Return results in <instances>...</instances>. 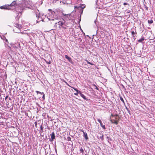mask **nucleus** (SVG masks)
<instances>
[{"mask_svg": "<svg viewBox=\"0 0 155 155\" xmlns=\"http://www.w3.org/2000/svg\"><path fill=\"white\" fill-rule=\"evenodd\" d=\"M81 31H82V32H83V31H82V29H81Z\"/></svg>", "mask_w": 155, "mask_h": 155, "instance_id": "obj_36", "label": "nucleus"}, {"mask_svg": "<svg viewBox=\"0 0 155 155\" xmlns=\"http://www.w3.org/2000/svg\"><path fill=\"white\" fill-rule=\"evenodd\" d=\"M148 23L149 24H152L153 23V21L152 20H148Z\"/></svg>", "mask_w": 155, "mask_h": 155, "instance_id": "obj_15", "label": "nucleus"}, {"mask_svg": "<svg viewBox=\"0 0 155 155\" xmlns=\"http://www.w3.org/2000/svg\"><path fill=\"white\" fill-rule=\"evenodd\" d=\"M81 131L83 133L85 139L87 140L88 139L87 134L86 133H85L83 130H81Z\"/></svg>", "mask_w": 155, "mask_h": 155, "instance_id": "obj_6", "label": "nucleus"}, {"mask_svg": "<svg viewBox=\"0 0 155 155\" xmlns=\"http://www.w3.org/2000/svg\"><path fill=\"white\" fill-rule=\"evenodd\" d=\"M48 10L51 11V16L52 17V18L51 19V20H54V19H57L59 18V15L58 12L57 11H56L55 12L52 11L51 9H49Z\"/></svg>", "mask_w": 155, "mask_h": 155, "instance_id": "obj_1", "label": "nucleus"}, {"mask_svg": "<svg viewBox=\"0 0 155 155\" xmlns=\"http://www.w3.org/2000/svg\"><path fill=\"white\" fill-rule=\"evenodd\" d=\"M100 138L102 140H104L103 135H102L100 137Z\"/></svg>", "mask_w": 155, "mask_h": 155, "instance_id": "obj_19", "label": "nucleus"}, {"mask_svg": "<svg viewBox=\"0 0 155 155\" xmlns=\"http://www.w3.org/2000/svg\"><path fill=\"white\" fill-rule=\"evenodd\" d=\"M36 92L38 94H38H39V92H39V91H36Z\"/></svg>", "mask_w": 155, "mask_h": 155, "instance_id": "obj_31", "label": "nucleus"}, {"mask_svg": "<svg viewBox=\"0 0 155 155\" xmlns=\"http://www.w3.org/2000/svg\"><path fill=\"white\" fill-rule=\"evenodd\" d=\"M72 88H73L75 91H76V93H74V94L75 95H77L78 94H80V93H81V92L80 91H79L76 88H75L74 87H72Z\"/></svg>", "mask_w": 155, "mask_h": 155, "instance_id": "obj_4", "label": "nucleus"}, {"mask_svg": "<svg viewBox=\"0 0 155 155\" xmlns=\"http://www.w3.org/2000/svg\"><path fill=\"white\" fill-rule=\"evenodd\" d=\"M145 40L144 37H142L140 39L138 40V41L139 42L142 43L143 41Z\"/></svg>", "mask_w": 155, "mask_h": 155, "instance_id": "obj_10", "label": "nucleus"}, {"mask_svg": "<svg viewBox=\"0 0 155 155\" xmlns=\"http://www.w3.org/2000/svg\"><path fill=\"white\" fill-rule=\"evenodd\" d=\"M132 35H133V36L134 38H135V36L134 35L136 34V35L137 34V33L136 32H135L134 31H132L131 32Z\"/></svg>", "mask_w": 155, "mask_h": 155, "instance_id": "obj_12", "label": "nucleus"}, {"mask_svg": "<svg viewBox=\"0 0 155 155\" xmlns=\"http://www.w3.org/2000/svg\"><path fill=\"white\" fill-rule=\"evenodd\" d=\"M39 94H44L43 92H39Z\"/></svg>", "mask_w": 155, "mask_h": 155, "instance_id": "obj_23", "label": "nucleus"}, {"mask_svg": "<svg viewBox=\"0 0 155 155\" xmlns=\"http://www.w3.org/2000/svg\"><path fill=\"white\" fill-rule=\"evenodd\" d=\"M85 61L87 62V64H89L91 65H94V64H93L92 63L90 62L89 61H88L87 60H85Z\"/></svg>", "mask_w": 155, "mask_h": 155, "instance_id": "obj_14", "label": "nucleus"}, {"mask_svg": "<svg viewBox=\"0 0 155 155\" xmlns=\"http://www.w3.org/2000/svg\"><path fill=\"white\" fill-rule=\"evenodd\" d=\"M16 18H17V19H18L19 18V17Z\"/></svg>", "mask_w": 155, "mask_h": 155, "instance_id": "obj_34", "label": "nucleus"}, {"mask_svg": "<svg viewBox=\"0 0 155 155\" xmlns=\"http://www.w3.org/2000/svg\"><path fill=\"white\" fill-rule=\"evenodd\" d=\"M80 151H81L82 153H83L84 151L82 147H81L80 149Z\"/></svg>", "mask_w": 155, "mask_h": 155, "instance_id": "obj_16", "label": "nucleus"}, {"mask_svg": "<svg viewBox=\"0 0 155 155\" xmlns=\"http://www.w3.org/2000/svg\"><path fill=\"white\" fill-rule=\"evenodd\" d=\"M97 121H98L100 123V124L102 123L100 119H97Z\"/></svg>", "mask_w": 155, "mask_h": 155, "instance_id": "obj_17", "label": "nucleus"}, {"mask_svg": "<svg viewBox=\"0 0 155 155\" xmlns=\"http://www.w3.org/2000/svg\"><path fill=\"white\" fill-rule=\"evenodd\" d=\"M95 89H96L97 90H99L98 88L96 86H95Z\"/></svg>", "mask_w": 155, "mask_h": 155, "instance_id": "obj_25", "label": "nucleus"}, {"mask_svg": "<svg viewBox=\"0 0 155 155\" xmlns=\"http://www.w3.org/2000/svg\"><path fill=\"white\" fill-rule=\"evenodd\" d=\"M117 117H115V120H117Z\"/></svg>", "mask_w": 155, "mask_h": 155, "instance_id": "obj_32", "label": "nucleus"}, {"mask_svg": "<svg viewBox=\"0 0 155 155\" xmlns=\"http://www.w3.org/2000/svg\"><path fill=\"white\" fill-rule=\"evenodd\" d=\"M110 121L112 123L116 125L118 124V121L117 120H115L114 119H110Z\"/></svg>", "mask_w": 155, "mask_h": 155, "instance_id": "obj_7", "label": "nucleus"}, {"mask_svg": "<svg viewBox=\"0 0 155 155\" xmlns=\"http://www.w3.org/2000/svg\"><path fill=\"white\" fill-rule=\"evenodd\" d=\"M16 4V2H13L10 5H5L1 6L0 8L1 9H13L12 8V7L14 6Z\"/></svg>", "mask_w": 155, "mask_h": 155, "instance_id": "obj_2", "label": "nucleus"}, {"mask_svg": "<svg viewBox=\"0 0 155 155\" xmlns=\"http://www.w3.org/2000/svg\"><path fill=\"white\" fill-rule=\"evenodd\" d=\"M63 15H64V16H66L67 15L66 14H64V13H63Z\"/></svg>", "mask_w": 155, "mask_h": 155, "instance_id": "obj_30", "label": "nucleus"}, {"mask_svg": "<svg viewBox=\"0 0 155 155\" xmlns=\"http://www.w3.org/2000/svg\"><path fill=\"white\" fill-rule=\"evenodd\" d=\"M51 140L53 141L55 138V136L54 133L53 132H52L51 134Z\"/></svg>", "mask_w": 155, "mask_h": 155, "instance_id": "obj_8", "label": "nucleus"}, {"mask_svg": "<svg viewBox=\"0 0 155 155\" xmlns=\"http://www.w3.org/2000/svg\"><path fill=\"white\" fill-rule=\"evenodd\" d=\"M43 127L42 126V125H41L40 127V128H41V129L42 130H42H43Z\"/></svg>", "mask_w": 155, "mask_h": 155, "instance_id": "obj_22", "label": "nucleus"}, {"mask_svg": "<svg viewBox=\"0 0 155 155\" xmlns=\"http://www.w3.org/2000/svg\"><path fill=\"white\" fill-rule=\"evenodd\" d=\"M65 82V83H66V84H67V83H68L67 82Z\"/></svg>", "mask_w": 155, "mask_h": 155, "instance_id": "obj_35", "label": "nucleus"}, {"mask_svg": "<svg viewBox=\"0 0 155 155\" xmlns=\"http://www.w3.org/2000/svg\"><path fill=\"white\" fill-rule=\"evenodd\" d=\"M67 85H68V86L72 87H71L68 83H67V84H66Z\"/></svg>", "mask_w": 155, "mask_h": 155, "instance_id": "obj_27", "label": "nucleus"}, {"mask_svg": "<svg viewBox=\"0 0 155 155\" xmlns=\"http://www.w3.org/2000/svg\"><path fill=\"white\" fill-rule=\"evenodd\" d=\"M80 96L82 97L84 100H87V99L86 98V97L84 95V94H82L81 93H81H80Z\"/></svg>", "mask_w": 155, "mask_h": 155, "instance_id": "obj_9", "label": "nucleus"}, {"mask_svg": "<svg viewBox=\"0 0 155 155\" xmlns=\"http://www.w3.org/2000/svg\"><path fill=\"white\" fill-rule=\"evenodd\" d=\"M123 4L124 5H127L128 4L127 3L124 2V3Z\"/></svg>", "mask_w": 155, "mask_h": 155, "instance_id": "obj_24", "label": "nucleus"}, {"mask_svg": "<svg viewBox=\"0 0 155 155\" xmlns=\"http://www.w3.org/2000/svg\"><path fill=\"white\" fill-rule=\"evenodd\" d=\"M101 126L102 127V128L104 129H106L105 125H103L102 123H101L100 124Z\"/></svg>", "mask_w": 155, "mask_h": 155, "instance_id": "obj_13", "label": "nucleus"}, {"mask_svg": "<svg viewBox=\"0 0 155 155\" xmlns=\"http://www.w3.org/2000/svg\"><path fill=\"white\" fill-rule=\"evenodd\" d=\"M65 58L66 59H67L71 63H72V64L73 63L72 61L71 58L70 57L68 56L67 55H65Z\"/></svg>", "mask_w": 155, "mask_h": 155, "instance_id": "obj_5", "label": "nucleus"}, {"mask_svg": "<svg viewBox=\"0 0 155 155\" xmlns=\"http://www.w3.org/2000/svg\"><path fill=\"white\" fill-rule=\"evenodd\" d=\"M8 97V96H6V97H5V99L7 98Z\"/></svg>", "mask_w": 155, "mask_h": 155, "instance_id": "obj_33", "label": "nucleus"}, {"mask_svg": "<svg viewBox=\"0 0 155 155\" xmlns=\"http://www.w3.org/2000/svg\"><path fill=\"white\" fill-rule=\"evenodd\" d=\"M117 116H118V115H117V114H116V115H114L113 114H112L111 115V116H110V117H115V116H117Z\"/></svg>", "mask_w": 155, "mask_h": 155, "instance_id": "obj_20", "label": "nucleus"}, {"mask_svg": "<svg viewBox=\"0 0 155 155\" xmlns=\"http://www.w3.org/2000/svg\"><path fill=\"white\" fill-rule=\"evenodd\" d=\"M14 32H16V33H20V32H19V31H18V32H17V31H14Z\"/></svg>", "mask_w": 155, "mask_h": 155, "instance_id": "obj_29", "label": "nucleus"}, {"mask_svg": "<svg viewBox=\"0 0 155 155\" xmlns=\"http://www.w3.org/2000/svg\"><path fill=\"white\" fill-rule=\"evenodd\" d=\"M67 139H68V141H71V138L70 137H67Z\"/></svg>", "mask_w": 155, "mask_h": 155, "instance_id": "obj_18", "label": "nucleus"}, {"mask_svg": "<svg viewBox=\"0 0 155 155\" xmlns=\"http://www.w3.org/2000/svg\"><path fill=\"white\" fill-rule=\"evenodd\" d=\"M35 125L36 127V125H37V122H35Z\"/></svg>", "mask_w": 155, "mask_h": 155, "instance_id": "obj_28", "label": "nucleus"}, {"mask_svg": "<svg viewBox=\"0 0 155 155\" xmlns=\"http://www.w3.org/2000/svg\"><path fill=\"white\" fill-rule=\"evenodd\" d=\"M64 25V23L62 21H60L58 23L55 24V25L57 28H63V26Z\"/></svg>", "mask_w": 155, "mask_h": 155, "instance_id": "obj_3", "label": "nucleus"}, {"mask_svg": "<svg viewBox=\"0 0 155 155\" xmlns=\"http://www.w3.org/2000/svg\"><path fill=\"white\" fill-rule=\"evenodd\" d=\"M43 97H42V98L44 99L45 98V94H43Z\"/></svg>", "mask_w": 155, "mask_h": 155, "instance_id": "obj_26", "label": "nucleus"}, {"mask_svg": "<svg viewBox=\"0 0 155 155\" xmlns=\"http://www.w3.org/2000/svg\"><path fill=\"white\" fill-rule=\"evenodd\" d=\"M46 62L47 63L49 64H51V62L50 61L48 62L46 61Z\"/></svg>", "mask_w": 155, "mask_h": 155, "instance_id": "obj_21", "label": "nucleus"}, {"mask_svg": "<svg viewBox=\"0 0 155 155\" xmlns=\"http://www.w3.org/2000/svg\"><path fill=\"white\" fill-rule=\"evenodd\" d=\"M120 100L123 102V103L124 104H125V102L124 101V100L123 97L121 96H120Z\"/></svg>", "mask_w": 155, "mask_h": 155, "instance_id": "obj_11", "label": "nucleus"}]
</instances>
